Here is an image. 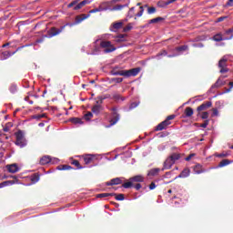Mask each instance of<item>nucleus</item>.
Listing matches in <instances>:
<instances>
[{
  "label": "nucleus",
  "mask_w": 233,
  "mask_h": 233,
  "mask_svg": "<svg viewBox=\"0 0 233 233\" xmlns=\"http://www.w3.org/2000/svg\"><path fill=\"white\" fill-rule=\"evenodd\" d=\"M103 50L104 54L116 52V46L110 41L96 40L92 46V52H87L88 56H99Z\"/></svg>",
  "instance_id": "nucleus-1"
},
{
  "label": "nucleus",
  "mask_w": 233,
  "mask_h": 233,
  "mask_svg": "<svg viewBox=\"0 0 233 233\" xmlns=\"http://www.w3.org/2000/svg\"><path fill=\"white\" fill-rule=\"evenodd\" d=\"M119 1H121V0L104 1V2L100 3L98 7L101 8L102 12H106V11L116 12L119 10H123V8L128 7V5H130V0H127L123 5L120 4V5L112 6V5H116V3H119Z\"/></svg>",
  "instance_id": "nucleus-2"
},
{
  "label": "nucleus",
  "mask_w": 233,
  "mask_h": 233,
  "mask_svg": "<svg viewBox=\"0 0 233 233\" xmlns=\"http://www.w3.org/2000/svg\"><path fill=\"white\" fill-rule=\"evenodd\" d=\"M90 17V15H85L82 14L81 15H76V20L74 23H67L65 25L61 26L60 29H56V27H53L51 29V35H49V37H54L55 35H59L61 32H63L66 28V26H76V25H79L80 23H83L85 19H88Z\"/></svg>",
  "instance_id": "nucleus-3"
},
{
  "label": "nucleus",
  "mask_w": 233,
  "mask_h": 233,
  "mask_svg": "<svg viewBox=\"0 0 233 233\" xmlns=\"http://www.w3.org/2000/svg\"><path fill=\"white\" fill-rule=\"evenodd\" d=\"M176 117L175 115H170L168 116L166 120L162 121L160 124H158L157 127H156V131L157 132H159L161 130H165V128H167L168 127V125H171V122L172 119H174Z\"/></svg>",
  "instance_id": "nucleus-4"
},
{
  "label": "nucleus",
  "mask_w": 233,
  "mask_h": 233,
  "mask_svg": "<svg viewBox=\"0 0 233 233\" xmlns=\"http://www.w3.org/2000/svg\"><path fill=\"white\" fill-rule=\"evenodd\" d=\"M15 145L17 147H20V148H24V147L26 145V138H25V134L23 131L19 130L18 132L15 133Z\"/></svg>",
  "instance_id": "nucleus-5"
},
{
  "label": "nucleus",
  "mask_w": 233,
  "mask_h": 233,
  "mask_svg": "<svg viewBox=\"0 0 233 233\" xmlns=\"http://www.w3.org/2000/svg\"><path fill=\"white\" fill-rule=\"evenodd\" d=\"M187 50H188V46L176 47L175 49H173V54L168 55L167 57H177V56L183 55V53L187 52Z\"/></svg>",
  "instance_id": "nucleus-6"
},
{
  "label": "nucleus",
  "mask_w": 233,
  "mask_h": 233,
  "mask_svg": "<svg viewBox=\"0 0 233 233\" xmlns=\"http://www.w3.org/2000/svg\"><path fill=\"white\" fill-rule=\"evenodd\" d=\"M48 163H52L53 165L59 163V158H51L50 156H45L40 158V165H48Z\"/></svg>",
  "instance_id": "nucleus-7"
},
{
  "label": "nucleus",
  "mask_w": 233,
  "mask_h": 233,
  "mask_svg": "<svg viewBox=\"0 0 233 233\" xmlns=\"http://www.w3.org/2000/svg\"><path fill=\"white\" fill-rule=\"evenodd\" d=\"M18 50H21V47H18L15 51L10 52V51H5L1 54L0 60L5 61L8 59L9 57H12L15 54L18 52Z\"/></svg>",
  "instance_id": "nucleus-8"
},
{
  "label": "nucleus",
  "mask_w": 233,
  "mask_h": 233,
  "mask_svg": "<svg viewBox=\"0 0 233 233\" xmlns=\"http://www.w3.org/2000/svg\"><path fill=\"white\" fill-rule=\"evenodd\" d=\"M139 72H141V67L126 70V77H136Z\"/></svg>",
  "instance_id": "nucleus-9"
},
{
  "label": "nucleus",
  "mask_w": 233,
  "mask_h": 233,
  "mask_svg": "<svg viewBox=\"0 0 233 233\" xmlns=\"http://www.w3.org/2000/svg\"><path fill=\"white\" fill-rule=\"evenodd\" d=\"M222 36L225 41H230L233 39V28L227 29L222 33Z\"/></svg>",
  "instance_id": "nucleus-10"
},
{
  "label": "nucleus",
  "mask_w": 233,
  "mask_h": 233,
  "mask_svg": "<svg viewBox=\"0 0 233 233\" xmlns=\"http://www.w3.org/2000/svg\"><path fill=\"white\" fill-rule=\"evenodd\" d=\"M174 161L172 160V158L167 157L166 159V161L164 162V166H163V168L162 170H170V168H172V166L174 165Z\"/></svg>",
  "instance_id": "nucleus-11"
},
{
  "label": "nucleus",
  "mask_w": 233,
  "mask_h": 233,
  "mask_svg": "<svg viewBox=\"0 0 233 233\" xmlns=\"http://www.w3.org/2000/svg\"><path fill=\"white\" fill-rule=\"evenodd\" d=\"M94 0H83L82 2L78 3L76 5L73 7V10H81L82 6H85L86 5H90V3H93Z\"/></svg>",
  "instance_id": "nucleus-12"
},
{
  "label": "nucleus",
  "mask_w": 233,
  "mask_h": 233,
  "mask_svg": "<svg viewBox=\"0 0 233 233\" xmlns=\"http://www.w3.org/2000/svg\"><path fill=\"white\" fill-rule=\"evenodd\" d=\"M112 110H113V116L110 120L111 127L116 125V123H117V121H119V119H120L119 114H117V112H116V108H113Z\"/></svg>",
  "instance_id": "nucleus-13"
},
{
  "label": "nucleus",
  "mask_w": 233,
  "mask_h": 233,
  "mask_svg": "<svg viewBox=\"0 0 233 233\" xmlns=\"http://www.w3.org/2000/svg\"><path fill=\"white\" fill-rule=\"evenodd\" d=\"M210 106H212V102L210 101H208V102H205L203 104H201L198 108V112H201L203 110H207L208 108H210Z\"/></svg>",
  "instance_id": "nucleus-14"
},
{
  "label": "nucleus",
  "mask_w": 233,
  "mask_h": 233,
  "mask_svg": "<svg viewBox=\"0 0 233 233\" xmlns=\"http://www.w3.org/2000/svg\"><path fill=\"white\" fill-rule=\"evenodd\" d=\"M6 168L11 174H15V172H19V167H17V164L7 165Z\"/></svg>",
  "instance_id": "nucleus-15"
},
{
  "label": "nucleus",
  "mask_w": 233,
  "mask_h": 233,
  "mask_svg": "<svg viewBox=\"0 0 233 233\" xmlns=\"http://www.w3.org/2000/svg\"><path fill=\"white\" fill-rule=\"evenodd\" d=\"M122 183H123V180H121V178L116 177L111 179L110 182H106V187H112L114 185H121Z\"/></svg>",
  "instance_id": "nucleus-16"
},
{
  "label": "nucleus",
  "mask_w": 233,
  "mask_h": 233,
  "mask_svg": "<svg viewBox=\"0 0 233 233\" xmlns=\"http://www.w3.org/2000/svg\"><path fill=\"white\" fill-rule=\"evenodd\" d=\"M227 61H228V56L226 55L224 56L218 62V67L219 68H224L227 66Z\"/></svg>",
  "instance_id": "nucleus-17"
},
{
  "label": "nucleus",
  "mask_w": 233,
  "mask_h": 233,
  "mask_svg": "<svg viewBox=\"0 0 233 233\" xmlns=\"http://www.w3.org/2000/svg\"><path fill=\"white\" fill-rule=\"evenodd\" d=\"M129 181H131L133 183H143V181H145V177H143V176H141V175H137V176L131 177L129 179Z\"/></svg>",
  "instance_id": "nucleus-18"
},
{
  "label": "nucleus",
  "mask_w": 233,
  "mask_h": 233,
  "mask_svg": "<svg viewBox=\"0 0 233 233\" xmlns=\"http://www.w3.org/2000/svg\"><path fill=\"white\" fill-rule=\"evenodd\" d=\"M213 41H216V43H219L221 41H225V37H223V33H218L212 37Z\"/></svg>",
  "instance_id": "nucleus-19"
},
{
  "label": "nucleus",
  "mask_w": 233,
  "mask_h": 233,
  "mask_svg": "<svg viewBox=\"0 0 233 233\" xmlns=\"http://www.w3.org/2000/svg\"><path fill=\"white\" fill-rule=\"evenodd\" d=\"M96 157L95 155H86L84 157V162L86 165H90V163H92V161H94V158Z\"/></svg>",
  "instance_id": "nucleus-20"
},
{
  "label": "nucleus",
  "mask_w": 233,
  "mask_h": 233,
  "mask_svg": "<svg viewBox=\"0 0 233 233\" xmlns=\"http://www.w3.org/2000/svg\"><path fill=\"white\" fill-rule=\"evenodd\" d=\"M102 109H103V107L101 106V105H95L92 107V112H93V114H96V116H99Z\"/></svg>",
  "instance_id": "nucleus-21"
},
{
  "label": "nucleus",
  "mask_w": 233,
  "mask_h": 233,
  "mask_svg": "<svg viewBox=\"0 0 233 233\" xmlns=\"http://www.w3.org/2000/svg\"><path fill=\"white\" fill-rule=\"evenodd\" d=\"M11 185H15V181L14 180H6L0 183V188H5V187H11Z\"/></svg>",
  "instance_id": "nucleus-22"
},
{
  "label": "nucleus",
  "mask_w": 233,
  "mask_h": 233,
  "mask_svg": "<svg viewBox=\"0 0 233 233\" xmlns=\"http://www.w3.org/2000/svg\"><path fill=\"white\" fill-rule=\"evenodd\" d=\"M159 172H161V169L159 168H152L148 171L147 176L148 177H154V176H157L159 174Z\"/></svg>",
  "instance_id": "nucleus-23"
},
{
  "label": "nucleus",
  "mask_w": 233,
  "mask_h": 233,
  "mask_svg": "<svg viewBox=\"0 0 233 233\" xmlns=\"http://www.w3.org/2000/svg\"><path fill=\"white\" fill-rule=\"evenodd\" d=\"M188 176H190V169L188 168H185L179 175L177 177H188Z\"/></svg>",
  "instance_id": "nucleus-24"
},
{
  "label": "nucleus",
  "mask_w": 233,
  "mask_h": 233,
  "mask_svg": "<svg viewBox=\"0 0 233 233\" xmlns=\"http://www.w3.org/2000/svg\"><path fill=\"white\" fill-rule=\"evenodd\" d=\"M111 74L112 76H123L124 77H127V70H121V71L113 70Z\"/></svg>",
  "instance_id": "nucleus-25"
},
{
  "label": "nucleus",
  "mask_w": 233,
  "mask_h": 233,
  "mask_svg": "<svg viewBox=\"0 0 233 233\" xmlns=\"http://www.w3.org/2000/svg\"><path fill=\"white\" fill-rule=\"evenodd\" d=\"M123 26V22H116L113 24V26L111 28V32H116V30H119Z\"/></svg>",
  "instance_id": "nucleus-26"
},
{
  "label": "nucleus",
  "mask_w": 233,
  "mask_h": 233,
  "mask_svg": "<svg viewBox=\"0 0 233 233\" xmlns=\"http://www.w3.org/2000/svg\"><path fill=\"white\" fill-rule=\"evenodd\" d=\"M191 116H194V109L192 107H187L185 109V117H191Z\"/></svg>",
  "instance_id": "nucleus-27"
},
{
  "label": "nucleus",
  "mask_w": 233,
  "mask_h": 233,
  "mask_svg": "<svg viewBox=\"0 0 233 233\" xmlns=\"http://www.w3.org/2000/svg\"><path fill=\"white\" fill-rule=\"evenodd\" d=\"M228 165H230V160L228 159H223L218 166V168H223V167H227Z\"/></svg>",
  "instance_id": "nucleus-28"
},
{
  "label": "nucleus",
  "mask_w": 233,
  "mask_h": 233,
  "mask_svg": "<svg viewBox=\"0 0 233 233\" xmlns=\"http://www.w3.org/2000/svg\"><path fill=\"white\" fill-rule=\"evenodd\" d=\"M195 174H203V169L201 168V165L197 164L193 168Z\"/></svg>",
  "instance_id": "nucleus-29"
},
{
  "label": "nucleus",
  "mask_w": 233,
  "mask_h": 233,
  "mask_svg": "<svg viewBox=\"0 0 233 233\" xmlns=\"http://www.w3.org/2000/svg\"><path fill=\"white\" fill-rule=\"evenodd\" d=\"M223 85H225V83L223 82V80H221L220 78H218L217 80V82L212 86V88H219V86H223Z\"/></svg>",
  "instance_id": "nucleus-30"
},
{
  "label": "nucleus",
  "mask_w": 233,
  "mask_h": 233,
  "mask_svg": "<svg viewBox=\"0 0 233 233\" xmlns=\"http://www.w3.org/2000/svg\"><path fill=\"white\" fill-rule=\"evenodd\" d=\"M115 41L116 43H123L127 41V38L125 37V35H120L118 36H116Z\"/></svg>",
  "instance_id": "nucleus-31"
},
{
  "label": "nucleus",
  "mask_w": 233,
  "mask_h": 233,
  "mask_svg": "<svg viewBox=\"0 0 233 233\" xmlns=\"http://www.w3.org/2000/svg\"><path fill=\"white\" fill-rule=\"evenodd\" d=\"M70 121L74 125H83V120H81V118L73 117V118L70 119Z\"/></svg>",
  "instance_id": "nucleus-32"
},
{
  "label": "nucleus",
  "mask_w": 233,
  "mask_h": 233,
  "mask_svg": "<svg viewBox=\"0 0 233 233\" xmlns=\"http://www.w3.org/2000/svg\"><path fill=\"white\" fill-rule=\"evenodd\" d=\"M112 196H116L115 193H100L96 195V198H110Z\"/></svg>",
  "instance_id": "nucleus-33"
},
{
  "label": "nucleus",
  "mask_w": 233,
  "mask_h": 233,
  "mask_svg": "<svg viewBox=\"0 0 233 233\" xmlns=\"http://www.w3.org/2000/svg\"><path fill=\"white\" fill-rule=\"evenodd\" d=\"M180 157H181V156L177 153H174L169 157V158L172 159V161H174V163H176V161H177Z\"/></svg>",
  "instance_id": "nucleus-34"
},
{
  "label": "nucleus",
  "mask_w": 233,
  "mask_h": 233,
  "mask_svg": "<svg viewBox=\"0 0 233 233\" xmlns=\"http://www.w3.org/2000/svg\"><path fill=\"white\" fill-rule=\"evenodd\" d=\"M79 1H81V0H74L73 2L69 3L67 5V8H72L74 6H77V5H79Z\"/></svg>",
  "instance_id": "nucleus-35"
},
{
  "label": "nucleus",
  "mask_w": 233,
  "mask_h": 233,
  "mask_svg": "<svg viewBox=\"0 0 233 233\" xmlns=\"http://www.w3.org/2000/svg\"><path fill=\"white\" fill-rule=\"evenodd\" d=\"M165 56H168V53L164 50V51H162L161 53H159L158 55L156 56V59H161V57H163Z\"/></svg>",
  "instance_id": "nucleus-36"
},
{
  "label": "nucleus",
  "mask_w": 233,
  "mask_h": 233,
  "mask_svg": "<svg viewBox=\"0 0 233 233\" xmlns=\"http://www.w3.org/2000/svg\"><path fill=\"white\" fill-rule=\"evenodd\" d=\"M159 21H163V17H157L149 20V25H153L154 23H159Z\"/></svg>",
  "instance_id": "nucleus-37"
},
{
  "label": "nucleus",
  "mask_w": 233,
  "mask_h": 233,
  "mask_svg": "<svg viewBox=\"0 0 233 233\" xmlns=\"http://www.w3.org/2000/svg\"><path fill=\"white\" fill-rule=\"evenodd\" d=\"M211 116L212 117H219V111L218 110V108H213L212 109Z\"/></svg>",
  "instance_id": "nucleus-38"
},
{
  "label": "nucleus",
  "mask_w": 233,
  "mask_h": 233,
  "mask_svg": "<svg viewBox=\"0 0 233 233\" xmlns=\"http://www.w3.org/2000/svg\"><path fill=\"white\" fill-rule=\"evenodd\" d=\"M92 117H94V114H92V112H88L84 116V118L86 119V121H90Z\"/></svg>",
  "instance_id": "nucleus-39"
},
{
  "label": "nucleus",
  "mask_w": 233,
  "mask_h": 233,
  "mask_svg": "<svg viewBox=\"0 0 233 233\" xmlns=\"http://www.w3.org/2000/svg\"><path fill=\"white\" fill-rule=\"evenodd\" d=\"M52 35V29L51 31L49 32V35H45L44 37L42 38H39L35 41V45L39 44V43H43V41H45V37H50V35Z\"/></svg>",
  "instance_id": "nucleus-40"
},
{
  "label": "nucleus",
  "mask_w": 233,
  "mask_h": 233,
  "mask_svg": "<svg viewBox=\"0 0 233 233\" xmlns=\"http://www.w3.org/2000/svg\"><path fill=\"white\" fill-rule=\"evenodd\" d=\"M139 106V102H133L129 106V110H134V108H137Z\"/></svg>",
  "instance_id": "nucleus-41"
},
{
  "label": "nucleus",
  "mask_w": 233,
  "mask_h": 233,
  "mask_svg": "<svg viewBox=\"0 0 233 233\" xmlns=\"http://www.w3.org/2000/svg\"><path fill=\"white\" fill-rule=\"evenodd\" d=\"M136 10V7H131L127 13V17L132 18L134 17V12Z\"/></svg>",
  "instance_id": "nucleus-42"
},
{
  "label": "nucleus",
  "mask_w": 233,
  "mask_h": 233,
  "mask_svg": "<svg viewBox=\"0 0 233 233\" xmlns=\"http://www.w3.org/2000/svg\"><path fill=\"white\" fill-rule=\"evenodd\" d=\"M103 9H101L99 6L95 8V9H92L89 11V14H87V15H90V14H96V12H102Z\"/></svg>",
  "instance_id": "nucleus-43"
},
{
  "label": "nucleus",
  "mask_w": 233,
  "mask_h": 233,
  "mask_svg": "<svg viewBox=\"0 0 233 233\" xmlns=\"http://www.w3.org/2000/svg\"><path fill=\"white\" fill-rule=\"evenodd\" d=\"M147 14L152 15V14H156V7H147Z\"/></svg>",
  "instance_id": "nucleus-44"
},
{
  "label": "nucleus",
  "mask_w": 233,
  "mask_h": 233,
  "mask_svg": "<svg viewBox=\"0 0 233 233\" xmlns=\"http://www.w3.org/2000/svg\"><path fill=\"white\" fill-rule=\"evenodd\" d=\"M116 201H123V200H125V195L118 194L116 196Z\"/></svg>",
  "instance_id": "nucleus-45"
},
{
  "label": "nucleus",
  "mask_w": 233,
  "mask_h": 233,
  "mask_svg": "<svg viewBox=\"0 0 233 233\" xmlns=\"http://www.w3.org/2000/svg\"><path fill=\"white\" fill-rule=\"evenodd\" d=\"M132 183H133V182L130 180L129 182L124 183L122 187H123L124 188H130V187H132Z\"/></svg>",
  "instance_id": "nucleus-46"
},
{
  "label": "nucleus",
  "mask_w": 233,
  "mask_h": 233,
  "mask_svg": "<svg viewBox=\"0 0 233 233\" xmlns=\"http://www.w3.org/2000/svg\"><path fill=\"white\" fill-rule=\"evenodd\" d=\"M111 81L113 83H123V78H121V77H115V78H112Z\"/></svg>",
  "instance_id": "nucleus-47"
},
{
  "label": "nucleus",
  "mask_w": 233,
  "mask_h": 233,
  "mask_svg": "<svg viewBox=\"0 0 233 233\" xmlns=\"http://www.w3.org/2000/svg\"><path fill=\"white\" fill-rule=\"evenodd\" d=\"M145 12V9L143 6H140V11L136 15L137 17H141L143 15V13Z\"/></svg>",
  "instance_id": "nucleus-48"
},
{
  "label": "nucleus",
  "mask_w": 233,
  "mask_h": 233,
  "mask_svg": "<svg viewBox=\"0 0 233 233\" xmlns=\"http://www.w3.org/2000/svg\"><path fill=\"white\" fill-rule=\"evenodd\" d=\"M32 183H37L39 181V176H34L31 177Z\"/></svg>",
  "instance_id": "nucleus-49"
},
{
  "label": "nucleus",
  "mask_w": 233,
  "mask_h": 233,
  "mask_svg": "<svg viewBox=\"0 0 233 233\" xmlns=\"http://www.w3.org/2000/svg\"><path fill=\"white\" fill-rule=\"evenodd\" d=\"M130 30H132V24H129L124 27V32H130Z\"/></svg>",
  "instance_id": "nucleus-50"
},
{
  "label": "nucleus",
  "mask_w": 233,
  "mask_h": 233,
  "mask_svg": "<svg viewBox=\"0 0 233 233\" xmlns=\"http://www.w3.org/2000/svg\"><path fill=\"white\" fill-rule=\"evenodd\" d=\"M201 118L202 119H208V112H203L201 114Z\"/></svg>",
  "instance_id": "nucleus-51"
},
{
  "label": "nucleus",
  "mask_w": 233,
  "mask_h": 233,
  "mask_svg": "<svg viewBox=\"0 0 233 233\" xmlns=\"http://www.w3.org/2000/svg\"><path fill=\"white\" fill-rule=\"evenodd\" d=\"M73 165H75V167H76L78 169L83 168V167H79L80 164H79V161L77 160H74Z\"/></svg>",
  "instance_id": "nucleus-52"
},
{
  "label": "nucleus",
  "mask_w": 233,
  "mask_h": 233,
  "mask_svg": "<svg viewBox=\"0 0 233 233\" xmlns=\"http://www.w3.org/2000/svg\"><path fill=\"white\" fill-rule=\"evenodd\" d=\"M105 99H106V97L104 96H98V101H96V105H99V103H103V101H105Z\"/></svg>",
  "instance_id": "nucleus-53"
},
{
  "label": "nucleus",
  "mask_w": 233,
  "mask_h": 233,
  "mask_svg": "<svg viewBox=\"0 0 233 233\" xmlns=\"http://www.w3.org/2000/svg\"><path fill=\"white\" fill-rule=\"evenodd\" d=\"M209 120H206L203 124L200 125L201 128H207L208 127Z\"/></svg>",
  "instance_id": "nucleus-54"
},
{
  "label": "nucleus",
  "mask_w": 233,
  "mask_h": 233,
  "mask_svg": "<svg viewBox=\"0 0 233 233\" xmlns=\"http://www.w3.org/2000/svg\"><path fill=\"white\" fill-rule=\"evenodd\" d=\"M17 90V86H11L10 87V92L12 94H15V92Z\"/></svg>",
  "instance_id": "nucleus-55"
},
{
  "label": "nucleus",
  "mask_w": 233,
  "mask_h": 233,
  "mask_svg": "<svg viewBox=\"0 0 233 233\" xmlns=\"http://www.w3.org/2000/svg\"><path fill=\"white\" fill-rule=\"evenodd\" d=\"M220 74H226V72H228V68L226 67H220Z\"/></svg>",
  "instance_id": "nucleus-56"
},
{
  "label": "nucleus",
  "mask_w": 233,
  "mask_h": 233,
  "mask_svg": "<svg viewBox=\"0 0 233 233\" xmlns=\"http://www.w3.org/2000/svg\"><path fill=\"white\" fill-rule=\"evenodd\" d=\"M227 19V16H220L217 19V23H221L222 21H225Z\"/></svg>",
  "instance_id": "nucleus-57"
},
{
  "label": "nucleus",
  "mask_w": 233,
  "mask_h": 233,
  "mask_svg": "<svg viewBox=\"0 0 233 233\" xmlns=\"http://www.w3.org/2000/svg\"><path fill=\"white\" fill-rule=\"evenodd\" d=\"M157 6H159V8H166L165 2H158Z\"/></svg>",
  "instance_id": "nucleus-58"
},
{
  "label": "nucleus",
  "mask_w": 233,
  "mask_h": 233,
  "mask_svg": "<svg viewBox=\"0 0 233 233\" xmlns=\"http://www.w3.org/2000/svg\"><path fill=\"white\" fill-rule=\"evenodd\" d=\"M196 155L193 153V154H190L189 156H187V157H186V160L187 161H190L191 159H192V157H194Z\"/></svg>",
  "instance_id": "nucleus-59"
},
{
  "label": "nucleus",
  "mask_w": 233,
  "mask_h": 233,
  "mask_svg": "<svg viewBox=\"0 0 233 233\" xmlns=\"http://www.w3.org/2000/svg\"><path fill=\"white\" fill-rule=\"evenodd\" d=\"M227 156H228V154L221 153V154H218L217 157H227Z\"/></svg>",
  "instance_id": "nucleus-60"
},
{
  "label": "nucleus",
  "mask_w": 233,
  "mask_h": 233,
  "mask_svg": "<svg viewBox=\"0 0 233 233\" xmlns=\"http://www.w3.org/2000/svg\"><path fill=\"white\" fill-rule=\"evenodd\" d=\"M156 183L152 182L150 185H149V189L150 190H154V188H156Z\"/></svg>",
  "instance_id": "nucleus-61"
},
{
  "label": "nucleus",
  "mask_w": 233,
  "mask_h": 233,
  "mask_svg": "<svg viewBox=\"0 0 233 233\" xmlns=\"http://www.w3.org/2000/svg\"><path fill=\"white\" fill-rule=\"evenodd\" d=\"M229 88L226 90V92H230L233 88V82H229Z\"/></svg>",
  "instance_id": "nucleus-62"
},
{
  "label": "nucleus",
  "mask_w": 233,
  "mask_h": 233,
  "mask_svg": "<svg viewBox=\"0 0 233 233\" xmlns=\"http://www.w3.org/2000/svg\"><path fill=\"white\" fill-rule=\"evenodd\" d=\"M70 168H72V167H70V166H63L62 170H70Z\"/></svg>",
  "instance_id": "nucleus-63"
},
{
  "label": "nucleus",
  "mask_w": 233,
  "mask_h": 233,
  "mask_svg": "<svg viewBox=\"0 0 233 233\" xmlns=\"http://www.w3.org/2000/svg\"><path fill=\"white\" fill-rule=\"evenodd\" d=\"M227 6H233V0H228L227 3Z\"/></svg>",
  "instance_id": "nucleus-64"
}]
</instances>
